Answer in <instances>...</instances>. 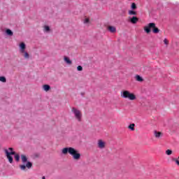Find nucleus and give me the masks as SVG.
<instances>
[{"label": "nucleus", "instance_id": "14", "mask_svg": "<svg viewBox=\"0 0 179 179\" xmlns=\"http://www.w3.org/2000/svg\"><path fill=\"white\" fill-rule=\"evenodd\" d=\"M21 160L22 163H26L27 162V157L24 155H21Z\"/></svg>", "mask_w": 179, "mask_h": 179}, {"label": "nucleus", "instance_id": "8", "mask_svg": "<svg viewBox=\"0 0 179 179\" xmlns=\"http://www.w3.org/2000/svg\"><path fill=\"white\" fill-rule=\"evenodd\" d=\"M97 146H98L99 149H104L106 148L105 141L101 139L98 140Z\"/></svg>", "mask_w": 179, "mask_h": 179}, {"label": "nucleus", "instance_id": "22", "mask_svg": "<svg viewBox=\"0 0 179 179\" xmlns=\"http://www.w3.org/2000/svg\"><path fill=\"white\" fill-rule=\"evenodd\" d=\"M173 151L171 150H167L166 151V154L168 155V156H170V155H172Z\"/></svg>", "mask_w": 179, "mask_h": 179}, {"label": "nucleus", "instance_id": "25", "mask_svg": "<svg viewBox=\"0 0 179 179\" xmlns=\"http://www.w3.org/2000/svg\"><path fill=\"white\" fill-rule=\"evenodd\" d=\"M172 160H173V162H175L176 163V164H178V166H179V161H178V159H177L176 158H173Z\"/></svg>", "mask_w": 179, "mask_h": 179}, {"label": "nucleus", "instance_id": "13", "mask_svg": "<svg viewBox=\"0 0 179 179\" xmlns=\"http://www.w3.org/2000/svg\"><path fill=\"white\" fill-rule=\"evenodd\" d=\"M43 89L45 92H48L49 90H51V87L48 85H43Z\"/></svg>", "mask_w": 179, "mask_h": 179}, {"label": "nucleus", "instance_id": "12", "mask_svg": "<svg viewBox=\"0 0 179 179\" xmlns=\"http://www.w3.org/2000/svg\"><path fill=\"white\" fill-rule=\"evenodd\" d=\"M64 59V62L67 63L68 65H72V61L69 59V57L65 56Z\"/></svg>", "mask_w": 179, "mask_h": 179}, {"label": "nucleus", "instance_id": "16", "mask_svg": "<svg viewBox=\"0 0 179 179\" xmlns=\"http://www.w3.org/2000/svg\"><path fill=\"white\" fill-rule=\"evenodd\" d=\"M6 33L8 36H13V32L10 29H7Z\"/></svg>", "mask_w": 179, "mask_h": 179}, {"label": "nucleus", "instance_id": "17", "mask_svg": "<svg viewBox=\"0 0 179 179\" xmlns=\"http://www.w3.org/2000/svg\"><path fill=\"white\" fill-rule=\"evenodd\" d=\"M129 129H131V131H135V124H131L129 125Z\"/></svg>", "mask_w": 179, "mask_h": 179}, {"label": "nucleus", "instance_id": "9", "mask_svg": "<svg viewBox=\"0 0 179 179\" xmlns=\"http://www.w3.org/2000/svg\"><path fill=\"white\" fill-rule=\"evenodd\" d=\"M139 19L137 17H132L131 19H130V22L131 23H132L133 24H136V23H138Z\"/></svg>", "mask_w": 179, "mask_h": 179}, {"label": "nucleus", "instance_id": "10", "mask_svg": "<svg viewBox=\"0 0 179 179\" xmlns=\"http://www.w3.org/2000/svg\"><path fill=\"white\" fill-rule=\"evenodd\" d=\"M108 30H109L110 33H115V31H117V28H115V27L108 26Z\"/></svg>", "mask_w": 179, "mask_h": 179}, {"label": "nucleus", "instance_id": "11", "mask_svg": "<svg viewBox=\"0 0 179 179\" xmlns=\"http://www.w3.org/2000/svg\"><path fill=\"white\" fill-rule=\"evenodd\" d=\"M154 135L155 138H160L161 136H163V133H162L161 131H155Z\"/></svg>", "mask_w": 179, "mask_h": 179}, {"label": "nucleus", "instance_id": "5", "mask_svg": "<svg viewBox=\"0 0 179 179\" xmlns=\"http://www.w3.org/2000/svg\"><path fill=\"white\" fill-rule=\"evenodd\" d=\"M72 113L74 114V117L76 118V120H77V121H78V122H82V111L78 110L76 108H73L71 109Z\"/></svg>", "mask_w": 179, "mask_h": 179}, {"label": "nucleus", "instance_id": "1", "mask_svg": "<svg viewBox=\"0 0 179 179\" xmlns=\"http://www.w3.org/2000/svg\"><path fill=\"white\" fill-rule=\"evenodd\" d=\"M62 153L63 155H68V153H69L74 160H79L80 159V153L78 150L72 147L63 148Z\"/></svg>", "mask_w": 179, "mask_h": 179}, {"label": "nucleus", "instance_id": "27", "mask_svg": "<svg viewBox=\"0 0 179 179\" xmlns=\"http://www.w3.org/2000/svg\"><path fill=\"white\" fill-rule=\"evenodd\" d=\"M164 44H166V45H169V41H167V38H165V39L164 40Z\"/></svg>", "mask_w": 179, "mask_h": 179}, {"label": "nucleus", "instance_id": "30", "mask_svg": "<svg viewBox=\"0 0 179 179\" xmlns=\"http://www.w3.org/2000/svg\"><path fill=\"white\" fill-rule=\"evenodd\" d=\"M178 159H179V157H178Z\"/></svg>", "mask_w": 179, "mask_h": 179}, {"label": "nucleus", "instance_id": "15", "mask_svg": "<svg viewBox=\"0 0 179 179\" xmlns=\"http://www.w3.org/2000/svg\"><path fill=\"white\" fill-rule=\"evenodd\" d=\"M136 80H137V82H143V78H142L141 76L137 75L136 76Z\"/></svg>", "mask_w": 179, "mask_h": 179}, {"label": "nucleus", "instance_id": "4", "mask_svg": "<svg viewBox=\"0 0 179 179\" xmlns=\"http://www.w3.org/2000/svg\"><path fill=\"white\" fill-rule=\"evenodd\" d=\"M20 52L24 59H29L30 58V55L26 52V44L23 42L20 44Z\"/></svg>", "mask_w": 179, "mask_h": 179}, {"label": "nucleus", "instance_id": "7", "mask_svg": "<svg viewBox=\"0 0 179 179\" xmlns=\"http://www.w3.org/2000/svg\"><path fill=\"white\" fill-rule=\"evenodd\" d=\"M33 167V164L30 162H28L26 165L21 164L20 165V169L22 171H27V170H30Z\"/></svg>", "mask_w": 179, "mask_h": 179}, {"label": "nucleus", "instance_id": "28", "mask_svg": "<svg viewBox=\"0 0 179 179\" xmlns=\"http://www.w3.org/2000/svg\"><path fill=\"white\" fill-rule=\"evenodd\" d=\"M8 150H10V152H15V151H13V148H9Z\"/></svg>", "mask_w": 179, "mask_h": 179}, {"label": "nucleus", "instance_id": "18", "mask_svg": "<svg viewBox=\"0 0 179 179\" xmlns=\"http://www.w3.org/2000/svg\"><path fill=\"white\" fill-rule=\"evenodd\" d=\"M14 157H15V159L16 160V162H19L20 160V156L18 155V154H16L14 155Z\"/></svg>", "mask_w": 179, "mask_h": 179}, {"label": "nucleus", "instance_id": "24", "mask_svg": "<svg viewBox=\"0 0 179 179\" xmlns=\"http://www.w3.org/2000/svg\"><path fill=\"white\" fill-rule=\"evenodd\" d=\"M44 31H50V27L45 26L44 27Z\"/></svg>", "mask_w": 179, "mask_h": 179}, {"label": "nucleus", "instance_id": "29", "mask_svg": "<svg viewBox=\"0 0 179 179\" xmlns=\"http://www.w3.org/2000/svg\"><path fill=\"white\" fill-rule=\"evenodd\" d=\"M42 179H45V176H43V177H42Z\"/></svg>", "mask_w": 179, "mask_h": 179}, {"label": "nucleus", "instance_id": "3", "mask_svg": "<svg viewBox=\"0 0 179 179\" xmlns=\"http://www.w3.org/2000/svg\"><path fill=\"white\" fill-rule=\"evenodd\" d=\"M120 97L122 99H129V100H136V96L134 93H131V92L128 90H123L120 92Z\"/></svg>", "mask_w": 179, "mask_h": 179}, {"label": "nucleus", "instance_id": "2", "mask_svg": "<svg viewBox=\"0 0 179 179\" xmlns=\"http://www.w3.org/2000/svg\"><path fill=\"white\" fill-rule=\"evenodd\" d=\"M150 29H152V33L157 34V33L160 32V29L156 27V24L155 22H150L147 26L144 27V31L149 34L150 33Z\"/></svg>", "mask_w": 179, "mask_h": 179}, {"label": "nucleus", "instance_id": "21", "mask_svg": "<svg viewBox=\"0 0 179 179\" xmlns=\"http://www.w3.org/2000/svg\"><path fill=\"white\" fill-rule=\"evenodd\" d=\"M129 15H136V11H134V10H129Z\"/></svg>", "mask_w": 179, "mask_h": 179}, {"label": "nucleus", "instance_id": "20", "mask_svg": "<svg viewBox=\"0 0 179 179\" xmlns=\"http://www.w3.org/2000/svg\"><path fill=\"white\" fill-rule=\"evenodd\" d=\"M131 8L133 10H135V9H136V3H131Z\"/></svg>", "mask_w": 179, "mask_h": 179}, {"label": "nucleus", "instance_id": "19", "mask_svg": "<svg viewBox=\"0 0 179 179\" xmlns=\"http://www.w3.org/2000/svg\"><path fill=\"white\" fill-rule=\"evenodd\" d=\"M0 82H3V83H6V78L3 77V76H1L0 77Z\"/></svg>", "mask_w": 179, "mask_h": 179}, {"label": "nucleus", "instance_id": "26", "mask_svg": "<svg viewBox=\"0 0 179 179\" xmlns=\"http://www.w3.org/2000/svg\"><path fill=\"white\" fill-rule=\"evenodd\" d=\"M77 70L79 71H83V67H82V66H78L77 67Z\"/></svg>", "mask_w": 179, "mask_h": 179}, {"label": "nucleus", "instance_id": "23", "mask_svg": "<svg viewBox=\"0 0 179 179\" xmlns=\"http://www.w3.org/2000/svg\"><path fill=\"white\" fill-rule=\"evenodd\" d=\"M84 23H85V24H87V23H90V19H89V18H85V19L84 20Z\"/></svg>", "mask_w": 179, "mask_h": 179}, {"label": "nucleus", "instance_id": "6", "mask_svg": "<svg viewBox=\"0 0 179 179\" xmlns=\"http://www.w3.org/2000/svg\"><path fill=\"white\" fill-rule=\"evenodd\" d=\"M4 152L9 163L12 164V163H13V157L12 155H16V152H9L8 150H4Z\"/></svg>", "mask_w": 179, "mask_h": 179}]
</instances>
